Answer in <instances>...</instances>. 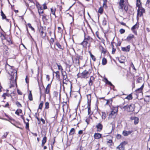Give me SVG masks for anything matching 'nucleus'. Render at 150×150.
Returning a JSON list of instances; mask_svg holds the SVG:
<instances>
[{
  "mask_svg": "<svg viewBox=\"0 0 150 150\" xmlns=\"http://www.w3.org/2000/svg\"><path fill=\"white\" fill-rule=\"evenodd\" d=\"M13 69V67L10 66L8 64L6 65L5 67L6 70L8 71V73L10 75L11 84L10 88L13 86L14 85H16L17 70Z\"/></svg>",
  "mask_w": 150,
  "mask_h": 150,
  "instance_id": "obj_1",
  "label": "nucleus"
},
{
  "mask_svg": "<svg viewBox=\"0 0 150 150\" xmlns=\"http://www.w3.org/2000/svg\"><path fill=\"white\" fill-rule=\"evenodd\" d=\"M93 39L89 36H86L83 41L81 43V44L84 47H86L87 46L89 47L90 44L92 42Z\"/></svg>",
  "mask_w": 150,
  "mask_h": 150,
  "instance_id": "obj_2",
  "label": "nucleus"
},
{
  "mask_svg": "<svg viewBox=\"0 0 150 150\" xmlns=\"http://www.w3.org/2000/svg\"><path fill=\"white\" fill-rule=\"evenodd\" d=\"M118 8L122 11H124L127 12L128 10V6L127 4H124V0H120L118 3Z\"/></svg>",
  "mask_w": 150,
  "mask_h": 150,
  "instance_id": "obj_3",
  "label": "nucleus"
},
{
  "mask_svg": "<svg viewBox=\"0 0 150 150\" xmlns=\"http://www.w3.org/2000/svg\"><path fill=\"white\" fill-rule=\"evenodd\" d=\"M120 107L122 110L129 112L134 111L135 108L134 105L133 104L124 106L121 105L120 106Z\"/></svg>",
  "mask_w": 150,
  "mask_h": 150,
  "instance_id": "obj_4",
  "label": "nucleus"
},
{
  "mask_svg": "<svg viewBox=\"0 0 150 150\" xmlns=\"http://www.w3.org/2000/svg\"><path fill=\"white\" fill-rule=\"evenodd\" d=\"M82 57L78 54H76L72 57L73 62L75 66H78L79 64V59H82Z\"/></svg>",
  "mask_w": 150,
  "mask_h": 150,
  "instance_id": "obj_5",
  "label": "nucleus"
},
{
  "mask_svg": "<svg viewBox=\"0 0 150 150\" xmlns=\"http://www.w3.org/2000/svg\"><path fill=\"white\" fill-rule=\"evenodd\" d=\"M62 73L63 76V82L64 83L66 84V82L69 81L66 73L64 71H62Z\"/></svg>",
  "mask_w": 150,
  "mask_h": 150,
  "instance_id": "obj_6",
  "label": "nucleus"
},
{
  "mask_svg": "<svg viewBox=\"0 0 150 150\" xmlns=\"http://www.w3.org/2000/svg\"><path fill=\"white\" fill-rule=\"evenodd\" d=\"M145 10L142 7H139L137 10V16H138L141 17L143 14V13L144 12Z\"/></svg>",
  "mask_w": 150,
  "mask_h": 150,
  "instance_id": "obj_7",
  "label": "nucleus"
},
{
  "mask_svg": "<svg viewBox=\"0 0 150 150\" xmlns=\"http://www.w3.org/2000/svg\"><path fill=\"white\" fill-rule=\"evenodd\" d=\"M89 76V74L88 71L85 70L83 71L81 74V77L83 78H87Z\"/></svg>",
  "mask_w": 150,
  "mask_h": 150,
  "instance_id": "obj_8",
  "label": "nucleus"
},
{
  "mask_svg": "<svg viewBox=\"0 0 150 150\" xmlns=\"http://www.w3.org/2000/svg\"><path fill=\"white\" fill-rule=\"evenodd\" d=\"M144 87V85L143 84L141 87L137 89L135 91V93L137 96H138L139 94L140 95H142V89Z\"/></svg>",
  "mask_w": 150,
  "mask_h": 150,
  "instance_id": "obj_9",
  "label": "nucleus"
},
{
  "mask_svg": "<svg viewBox=\"0 0 150 150\" xmlns=\"http://www.w3.org/2000/svg\"><path fill=\"white\" fill-rule=\"evenodd\" d=\"M139 27V26L137 25V24H135L131 28V30L136 35H137V31L135 29Z\"/></svg>",
  "mask_w": 150,
  "mask_h": 150,
  "instance_id": "obj_10",
  "label": "nucleus"
},
{
  "mask_svg": "<svg viewBox=\"0 0 150 150\" xmlns=\"http://www.w3.org/2000/svg\"><path fill=\"white\" fill-rule=\"evenodd\" d=\"M96 127L97 129L98 132H100L103 129V126L100 123H98L96 125Z\"/></svg>",
  "mask_w": 150,
  "mask_h": 150,
  "instance_id": "obj_11",
  "label": "nucleus"
},
{
  "mask_svg": "<svg viewBox=\"0 0 150 150\" xmlns=\"http://www.w3.org/2000/svg\"><path fill=\"white\" fill-rule=\"evenodd\" d=\"M130 119L132 120H134V123L135 125L137 124L139 122V119L137 117H131Z\"/></svg>",
  "mask_w": 150,
  "mask_h": 150,
  "instance_id": "obj_12",
  "label": "nucleus"
},
{
  "mask_svg": "<svg viewBox=\"0 0 150 150\" xmlns=\"http://www.w3.org/2000/svg\"><path fill=\"white\" fill-rule=\"evenodd\" d=\"M117 115V114L111 111L109 115L108 118L109 119H110L112 118L114 119L115 118Z\"/></svg>",
  "mask_w": 150,
  "mask_h": 150,
  "instance_id": "obj_13",
  "label": "nucleus"
},
{
  "mask_svg": "<svg viewBox=\"0 0 150 150\" xmlns=\"http://www.w3.org/2000/svg\"><path fill=\"white\" fill-rule=\"evenodd\" d=\"M134 35L132 34H130L127 37L126 40L129 42H130L131 40H132L134 38Z\"/></svg>",
  "mask_w": 150,
  "mask_h": 150,
  "instance_id": "obj_14",
  "label": "nucleus"
},
{
  "mask_svg": "<svg viewBox=\"0 0 150 150\" xmlns=\"http://www.w3.org/2000/svg\"><path fill=\"white\" fill-rule=\"evenodd\" d=\"M111 112H114L116 114H117L118 111V106H112L111 108Z\"/></svg>",
  "mask_w": 150,
  "mask_h": 150,
  "instance_id": "obj_15",
  "label": "nucleus"
},
{
  "mask_svg": "<svg viewBox=\"0 0 150 150\" xmlns=\"http://www.w3.org/2000/svg\"><path fill=\"white\" fill-rule=\"evenodd\" d=\"M130 47V46L129 45L126 47H122V50L123 51L128 52L129 51Z\"/></svg>",
  "mask_w": 150,
  "mask_h": 150,
  "instance_id": "obj_16",
  "label": "nucleus"
},
{
  "mask_svg": "<svg viewBox=\"0 0 150 150\" xmlns=\"http://www.w3.org/2000/svg\"><path fill=\"white\" fill-rule=\"evenodd\" d=\"M132 131H127L126 130L123 131L122 132V134L125 136H127L132 132Z\"/></svg>",
  "mask_w": 150,
  "mask_h": 150,
  "instance_id": "obj_17",
  "label": "nucleus"
},
{
  "mask_svg": "<svg viewBox=\"0 0 150 150\" xmlns=\"http://www.w3.org/2000/svg\"><path fill=\"white\" fill-rule=\"evenodd\" d=\"M116 149H118L119 150H125V146L122 143H120L118 146L116 147Z\"/></svg>",
  "mask_w": 150,
  "mask_h": 150,
  "instance_id": "obj_18",
  "label": "nucleus"
},
{
  "mask_svg": "<svg viewBox=\"0 0 150 150\" xmlns=\"http://www.w3.org/2000/svg\"><path fill=\"white\" fill-rule=\"evenodd\" d=\"M101 134L98 133H95L94 135L95 139H98L101 137Z\"/></svg>",
  "mask_w": 150,
  "mask_h": 150,
  "instance_id": "obj_19",
  "label": "nucleus"
},
{
  "mask_svg": "<svg viewBox=\"0 0 150 150\" xmlns=\"http://www.w3.org/2000/svg\"><path fill=\"white\" fill-rule=\"evenodd\" d=\"M51 85L50 84H48L45 89V93L46 94H48L50 91Z\"/></svg>",
  "mask_w": 150,
  "mask_h": 150,
  "instance_id": "obj_20",
  "label": "nucleus"
},
{
  "mask_svg": "<svg viewBox=\"0 0 150 150\" xmlns=\"http://www.w3.org/2000/svg\"><path fill=\"white\" fill-rule=\"evenodd\" d=\"M94 80V78L93 76H91L88 82L89 85L91 86L92 85L93 81Z\"/></svg>",
  "mask_w": 150,
  "mask_h": 150,
  "instance_id": "obj_21",
  "label": "nucleus"
},
{
  "mask_svg": "<svg viewBox=\"0 0 150 150\" xmlns=\"http://www.w3.org/2000/svg\"><path fill=\"white\" fill-rule=\"evenodd\" d=\"M47 141V137H46L45 136L43 137L42 140V142L41 144V146H43L45 144L46 142Z\"/></svg>",
  "mask_w": 150,
  "mask_h": 150,
  "instance_id": "obj_22",
  "label": "nucleus"
},
{
  "mask_svg": "<svg viewBox=\"0 0 150 150\" xmlns=\"http://www.w3.org/2000/svg\"><path fill=\"white\" fill-rule=\"evenodd\" d=\"M89 53L90 55V57L91 58H92V59L94 61H95L96 60V58L95 56H94L93 55L91 52V51H89Z\"/></svg>",
  "mask_w": 150,
  "mask_h": 150,
  "instance_id": "obj_23",
  "label": "nucleus"
},
{
  "mask_svg": "<svg viewBox=\"0 0 150 150\" xmlns=\"http://www.w3.org/2000/svg\"><path fill=\"white\" fill-rule=\"evenodd\" d=\"M87 100H88V105H89L90 103L91 102V95L90 94L87 95Z\"/></svg>",
  "mask_w": 150,
  "mask_h": 150,
  "instance_id": "obj_24",
  "label": "nucleus"
},
{
  "mask_svg": "<svg viewBox=\"0 0 150 150\" xmlns=\"http://www.w3.org/2000/svg\"><path fill=\"white\" fill-rule=\"evenodd\" d=\"M54 73L55 74H56V77L58 79H59L60 78V74H59V72L58 71H53V73L54 74Z\"/></svg>",
  "mask_w": 150,
  "mask_h": 150,
  "instance_id": "obj_25",
  "label": "nucleus"
},
{
  "mask_svg": "<svg viewBox=\"0 0 150 150\" xmlns=\"http://www.w3.org/2000/svg\"><path fill=\"white\" fill-rule=\"evenodd\" d=\"M22 112V110L20 109H18L15 112V113L17 115H19V114L21 113Z\"/></svg>",
  "mask_w": 150,
  "mask_h": 150,
  "instance_id": "obj_26",
  "label": "nucleus"
},
{
  "mask_svg": "<svg viewBox=\"0 0 150 150\" xmlns=\"http://www.w3.org/2000/svg\"><path fill=\"white\" fill-rule=\"evenodd\" d=\"M141 2L140 0H137L136 5L137 6L139 7H141Z\"/></svg>",
  "mask_w": 150,
  "mask_h": 150,
  "instance_id": "obj_27",
  "label": "nucleus"
},
{
  "mask_svg": "<svg viewBox=\"0 0 150 150\" xmlns=\"http://www.w3.org/2000/svg\"><path fill=\"white\" fill-rule=\"evenodd\" d=\"M75 133V129L74 128H72L71 129L70 132L69 134L70 135H73Z\"/></svg>",
  "mask_w": 150,
  "mask_h": 150,
  "instance_id": "obj_28",
  "label": "nucleus"
},
{
  "mask_svg": "<svg viewBox=\"0 0 150 150\" xmlns=\"http://www.w3.org/2000/svg\"><path fill=\"white\" fill-rule=\"evenodd\" d=\"M28 99L30 100H33V97L31 93V91H30V93L28 95Z\"/></svg>",
  "mask_w": 150,
  "mask_h": 150,
  "instance_id": "obj_29",
  "label": "nucleus"
},
{
  "mask_svg": "<svg viewBox=\"0 0 150 150\" xmlns=\"http://www.w3.org/2000/svg\"><path fill=\"white\" fill-rule=\"evenodd\" d=\"M40 35L43 38L45 37L46 34V33H44L43 31L42 30L40 32Z\"/></svg>",
  "mask_w": 150,
  "mask_h": 150,
  "instance_id": "obj_30",
  "label": "nucleus"
},
{
  "mask_svg": "<svg viewBox=\"0 0 150 150\" xmlns=\"http://www.w3.org/2000/svg\"><path fill=\"white\" fill-rule=\"evenodd\" d=\"M42 19L43 21H46L47 19V16L45 15V14H42Z\"/></svg>",
  "mask_w": 150,
  "mask_h": 150,
  "instance_id": "obj_31",
  "label": "nucleus"
},
{
  "mask_svg": "<svg viewBox=\"0 0 150 150\" xmlns=\"http://www.w3.org/2000/svg\"><path fill=\"white\" fill-rule=\"evenodd\" d=\"M56 64L58 67V69L59 70L61 71H62L63 70V68L61 65L60 64H58L57 63H56Z\"/></svg>",
  "mask_w": 150,
  "mask_h": 150,
  "instance_id": "obj_32",
  "label": "nucleus"
},
{
  "mask_svg": "<svg viewBox=\"0 0 150 150\" xmlns=\"http://www.w3.org/2000/svg\"><path fill=\"white\" fill-rule=\"evenodd\" d=\"M107 63V59L105 58H103L102 60V64L103 65H105Z\"/></svg>",
  "mask_w": 150,
  "mask_h": 150,
  "instance_id": "obj_33",
  "label": "nucleus"
},
{
  "mask_svg": "<svg viewBox=\"0 0 150 150\" xmlns=\"http://www.w3.org/2000/svg\"><path fill=\"white\" fill-rule=\"evenodd\" d=\"M132 97L131 94H129L125 98V99H127L128 100H132Z\"/></svg>",
  "mask_w": 150,
  "mask_h": 150,
  "instance_id": "obj_34",
  "label": "nucleus"
},
{
  "mask_svg": "<svg viewBox=\"0 0 150 150\" xmlns=\"http://www.w3.org/2000/svg\"><path fill=\"white\" fill-rule=\"evenodd\" d=\"M56 9L55 8H51V13L53 15L55 16V12Z\"/></svg>",
  "mask_w": 150,
  "mask_h": 150,
  "instance_id": "obj_35",
  "label": "nucleus"
},
{
  "mask_svg": "<svg viewBox=\"0 0 150 150\" xmlns=\"http://www.w3.org/2000/svg\"><path fill=\"white\" fill-rule=\"evenodd\" d=\"M1 15L2 17V19H5L6 18V16L4 14L2 11H1Z\"/></svg>",
  "mask_w": 150,
  "mask_h": 150,
  "instance_id": "obj_36",
  "label": "nucleus"
},
{
  "mask_svg": "<svg viewBox=\"0 0 150 150\" xmlns=\"http://www.w3.org/2000/svg\"><path fill=\"white\" fill-rule=\"evenodd\" d=\"M102 118L103 119L105 120L106 118V115L105 112H102Z\"/></svg>",
  "mask_w": 150,
  "mask_h": 150,
  "instance_id": "obj_37",
  "label": "nucleus"
},
{
  "mask_svg": "<svg viewBox=\"0 0 150 150\" xmlns=\"http://www.w3.org/2000/svg\"><path fill=\"white\" fill-rule=\"evenodd\" d=\"M49 108V103L48 102H46L45 104V108L46 109H48Z\"/></svg>",
  "mask_w": 150,
  "mask_h": 150,
  "instance_id": "obj_38",
  "label": "nucleus"
},
{
  "mask_svg": "<svg viewBox=\"0 0 150 150\" xmlns=\"http://www.w3.org/2000/svg\"><path fill=\"white\" fill-rule=\"evenodd\" d=\"M88 115H91L92 113L91 112L90 104L88 105Z\"/></svg>",
  "mask_w": 150,
  "mask_h": 150,
  "instance_id": "obj_39",
  "label": "nucleus"
},
{
  "mask_svg": "<svg viewBox=\"0 0 150 150\" xmlns=\"http://www.w3.org/2000/svg\"><path fill=\"white\" fill-rule=\"evenodd\" d=\"M103 11V8L102 7H100L99 9L98 12L99 13L101 14Z\"/></svg>",
  "mask_w": 150,
  "mask_h": 150,
  "instance_id": "obj_40",
  "label": "nucleus"
},
{
  "mask_svg": "<svg viewBox=\"0 0 150 150\" xmlns=\"http://www.w3.org/2000/svg\"><path fill=\"white\" fill-rule=\"evenodd\" d=\"M0 37H1L2 40L5 39V37L4 35L0 32Z\"/></svg>",
  "mask_w": 150,
  "mask_h": 150,
  "instance_id": "obj_41",
  "label": "nucleus"
},
{
  "mask_svg": "<svg viewBox=\"0 0 150 150\" xmlns=\"http://www.w3.org/2000/svg\"><path fill=\"white\" fill-rule=\"evenodd\" d=\"M112 140L109 139L107 142V144H109L110 146H111L112 145Z\"/></svg>",
  "mask_w": 150,
  "mask_h": 150,
  "instance_id": "obj_42",
  "label": "nucleus"
},
{
  "mask_svg": "<svg viewBox=\"0 0 150 150\" xmlns=\"http://www.w3.org/2000/svg\"><path fill=\"white\" fill-rule=\"evenodd\" d=\"M55 45L57 46L58 48L60 49H62L61 45L58 42L56 43Z\"/></svg>",
  "mask_w": 150,
  "mask_h": 150,
  "instance_id": "obj_43",
  "label": "nucleus"
},
{
  "mask_svg": "<svg viewBox=\"0 0 150 150\" xmlns=\"http://www.w3.org/2000/svg\"><path fill=\"white\" fill-rule=\"evenodd\" d=\"M105 80L106 81V83L107 84L111 86H113V85L112 84L111 82L109 81L107 79H105Z\"/></svg>",
  "mask_w": 150,
  "mask_h": 150,
  "instance_id": "obj_44",
  "label": "nucleus"
},
{
  "mask_svg": "<svg viewBox=\"0 0 150 150\" xmlns=\"http://www.w3.org/2000/svg\"><path fill=\"white\" fill-rule=\"evenodd\" d=\"M8 134V133L7 132H6L4 133V135L2 136L1 138L2 139H4L6 138Z\"/></svg>",
  "mask_w": 150,
  "mask_h": 150,
  "instance_id": "obj_45",
  "label": "nucleus"
},
{
  "mask_svg": "<svg viewBox=\"0 0 150 150\" xmlns=\"http://www.w3.org/2000/svg\"><path fill=\"white\" fill-rule=\"evenodd\" d=\"M16 105H17V107L20 108L22 107L21 104L18 101H17L16 103Z\"/></svg>",
  "mask_w": 150,
  "mask_h": 150,
  "instance_id": "obj_46",
  "label": "nucleus"
},
{
  "mask_svg": "<svg viewBox=\"0 0 150 150\" xmlns=\"http://www.w3.org/2000/svg\"><path fill=\"white\" fill-rule=\"evenodd\" d=\"M53 94L54 97H57L58 95V93L56 91H54Z\"/></svg>",
  "mask_w": 150,
  "mask_h": 150,
  "instance_id": "obj_47",
  "label": "nucleus"
},
{
  "mask_svg": "<svg viewBox=\"0 0 150 150\" xmlns=\"http://www.w3.org/2000/svg\"><path fill=\"white\" fill-rule=\"evenodd\" d=\"M103 6L104 7H105L107 8V6L106 5V3H107V0H103Z\"/></svg>",
  "mask_w": 150,
  "mask_h": 150,
  "instance_id": "obj_48",
  "label": "nucleus"
},
{
  "mask_svg": "<svg viewBox=\"0 0 150 150\" xmlns=\"http://www.w3.org/2000/svg\"><path fill=\"white\" fill-rule=\"evenodd\" d=\"M38 12L40 16H42V14L43 13V11L42 9L38 10Z\"/></svg>",
  "mask_w": 150,
  "mask_h": 150,
  "instance_id": "obj_49",
  "label": "nucleus"
},
{
  "mask_svg": "<svg viewBox=\"0 0 150 150\" xmlns=\"http://www.w3.org/2000/svg\"><path fill=\"white\" fill-rule=\"evenodd\" d=\"M54 41V40L53 38H51L50 39V42L51 45L53 44Z\"/></svg>",
  "mask_w": 150,
  "mask_h": 150,
  "instance_id": "obj_50",
  "label": "nucleus"
},
{
  "mask_svg": "<svg viewBox=\"0 0 150 150\" xmlns=\"http://www.w3.org/2000/svg\"><path fill=\"white\" fill-rule=\"evenodd\" d=\"M43 105V102H41L40 104L39 107V109H41L42 108Z\"/></svg>",
  "mask_w": 150,
  "mask_h": 150,
  "instance_id": "obj_51",
  "label": "nucleus"
},
{
  "mask_svg": "<svg viewBox=\"0 0 150 150\" xmlns=\"http://www.w3.org/2000/svg\"><path fill=\"white\" fill-rule=\"evenodd\" d=\"M28 27L29 28H30L32 30H34V28L31 25V24H30L28 23Z\"/></svg>",
  "mask_w": 150,
  "mask_h": 150,
  "instance_id": "obj_52",
  "label": "nucleus"
},
{
  "mask_svg": "<svg viewBox=\"0 0 150 150\" xmlns=\"http://www.w3.org/2000/svg\"><path fill=\"white\" fill-rule=\"evenodd\" d=\"M8 91H9V90H7V93H5L6 94V96H8V97H9L10 96H11L10 93H8Z\"/></svg>",
  "mask_w": 150,
  "mask_h": 150,
  "instance_id": "obj_53",
  "label": "nucleus"
},
{
  "mask_svg": "<svg viewBox=\"0 0 150 150\" xmlns=\"http://www.w3.org/2000/svg\"><path fill=\"white\" fill-rule=\"evenodd\" d=\"M125 32V30L123 29H121L120 30V32L121 34H123Z\"/></svg>",
  "mask_w": 150,
  "mask_h": 150,
  "instance_id": "obj_54",
  "label": "nucleus"
},
{
  "mask_svg": "<svg viewBox=\"0 0 150 150\" xmlns=\"http://www.w3.org/2000/svg\"><path fill=\"white\" fill-rule=\"evenodd\" d=\"M131 67L134 69L135 71H136V69L135 68V67L134 66V65L133 64L132 62L131 64Z\"/></svg>",
  "mask_w": 150,
  "mask_h": 150,
  "instance_id": "obj_55",
  "label": "nucleus"
},
{
  "mask_svg": "<svg viewBox=\"0 0 150 150\" xmlns=\"http://www.w3.org/2000/svg\"><path fill=\"white\" fill-rule=\"evenodd\" d=\"M9 104L8 102H7L6 105H3V106L5 108H8L9 106Z\"/></svg>",
  "mask_w": 150,
  "mask_h": 150,
  "instance_id": "obj_56",
  "label": "nucleus"
},
{
  "mask_svg": "<svg viewBox=\"0 0 150 150\" xmlns=\"http://www.w3.org/2000/svg\"><path fill=\"white\" fill-rule=\"evenodd\" d=\"M26 125V128L28 129L29 128V123L28 122H25Z\"/></svg>",
  "mask_w": 150,
  "mask_h": 150,
  "instance_id": "obj_57",
  "label": "nucleus"
},
{
  "mask_svg": "<svg viewBox=\"0 0 150 150\" xmlns=\"http://www.w3.org/2000/svg\"><path fill=\"white\" fill-rule=\"evenodd\" d=\"M6 40L9 44H12V41L10 38L7 39Z\"/></svg>",
  "mask_w": 150,
  "mask_h": 150,
  "instance_id": "obj_58",
  "label": "nucleus"
},
{
  "mask_svg": "<svg viewBox=\"0 0 150 150\" xmlns=\"http://www.w3.org/2000/svg\"><path fill=\"white\" fill-rule=\"evenodd\" d=\"M116 50V49L114 48H112V54H114Z\"/></svg>",
  "mask_w": 150,
  "mask_h": 150,
  "instance_id": "obj_59",
  "label": "nucleus"
},
{
  "mask_svg": "<svg viewBox=\"0 0 150 150\" xmlns=\"http://www.w3.org/2000/svg\"><path fill=\"white\" fill-rule=\"evenodd\" d=\"M127 143H128L127 142V141H124L121 143L122 144H123V145L124 146H125V145L127 144Z\"/></svg>",
  "mask_w": 150,
  "mask_h": 150,
  "instance_id": "obj_60",
  "label": "nucleus"
},
{
  "mask_svg": "<svg viewBox=\"0 0 150 150\" xmlns=\"http://www.w3.org/2000/svg\"><path fill=\"white\" fill-rule=\"evenodd\" d=\"M17 92L18 94L20 95H21L22 94V92L18 89H17Z\"/></svg>",
  "mask_w": 150,
  "mask_h": 150,
  "instance_id": "obj_61",
  "label": "nucleus"
},
{
  "mask_svg": "<svg viewBox=\"0 0 150 150\" xmlns=\"http://www.w3.org/2000/svg\"><path fill=\"white\" fill-rule=\"evenodd\" d=\"M121 135L120 134H117V138L118 139H119L121 138Z\"/></svg>",
  "mask_w": 150,
  "mask_h": 150,
  "instance_id": "obj_62",
  "label": "nucleus"
},
{
  "mask_svg": "<svg viewBox=\"0 0 150 150\" xmlns=\"http://www.w3.org/2000/svg\"><path fill=\"white\" fill-rule=\"evenodd\" d=\"M37 6L38 10L42 9V7L39 4L38 5H37Z\"/></svg>",
  "mask_w": 150,
  "mask_h": 150,
  "instance_id": "obj_63",
  "label": "nucleus"
},
{
  "mask_svg": "<svg viewBox=\"0 0 150 150\" xmlns=\"http://www.w3.org/2000/svg\"><path fill=\"white\" fill-rule=\"evenodd\" d=\"M43 8L44 9H47V6H46V5L45 4H44L43 5Z\"/></svg>",
  "mask_w": 150,
  "mask_h": 150,
  "instance_id": "obj_64",
  "label": "nucleus"
}]
</instances>
